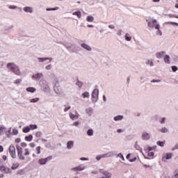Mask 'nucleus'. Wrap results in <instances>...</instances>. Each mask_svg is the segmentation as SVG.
<instances>
[{"mask_svg":"<svg viewBox=\"0 0 178 178\" xmlns=\"http://www.w3.org/2000/svg\"><path fill=\"white\" fill-rule=\"evenodd\" d=\"M7 67L8 69H9V70H10V72L14 73V74H16L17 76H20L22 73L20 72V69L15 63H8Z\"/></svg>","mask_w":178,"mask_h":178,"instance_id":"1","label":"nucleus"},{"mask_svg":"<svg viewBox=\"0 0 178 178\" xmlns=\"http://www.w3.org/2000/svg\"><path fill=\"white\" fill-rule=\"evenodd\" d=\"M39 84L42 91H44V92L49 91V86L48 85V82H47V81L42 79L40 81Z\"/></svg>","mask_w":178,"mask_h":178,"instance_id":"2","label":"nucleus"},{"mask_svg":"<svg viewBox=\"0 0 178 178\" xmlns=\"http://www.w3.org/2000/svg\"><path fill=\"white\" fill-rule=\"evenodd\" d=\"M16 149L17 151L18 158L21 161H24V159H26V157H24V156H23V149L20 146H19V145H16Z\"/></svg>","mask_w":178,"mask_h":178,"instance_id":"3","label":"nucleus"},{"mask_svg":"<svg viewBox=\"0 0 178 178\" xmlns=\"http://www.w3.org/2000/svg\"><path fill=\"white\" fill-rule=\"evenodd\" d=\"M10 156L13 159H16V148L13 145H10L8 149Z\"/></svg>","mask_w":178,"mask_h":178,"instance_id":"4","label":"nucleus"},{"mask_svg":"<svg viewBox=\"0 0 178 178\" xmlns=\"http://www.w3.org/2000/svg\"><path fill=\"white\" fill-rule=\"evenodd\" d=\"M99 94V90L98 89H95L92 92V102H97L98 101V95Z\"/></svg>","mask_w":178,"mask_h":178,"instance_id":"5","label":"nucleus"},{"mask_svg":"<svg viewBox=\"0 0 178 178\" xmlns=\"http://www.w3.org/2000/svg\"><path fill=\"white\" fill-rule=\"evenodd\" d=\"M99 173L103 175V176H105L106 178H111L112 177V172H109L108 170H106L104 169H100L99 170Z\"/></svg>","mask_w":178,"mask_h":178,"instance_id":"6","label":"nucleus"},{"mask_svg":"<svg viewBox=\"0 0 178 178\" xmlns=\"http://www.w3.org/2000/svg\"><path fill=\"white\" fill-rule=\"evenodd\" d=\"M54 90L56 94H63V90L62 88L59 86V83L56 82L54 87Z\"/></svg>","mask_w":178,"mask_h":178,"instance_id":"7","label":"nucleus"},{"mask_svg":"<svg viewBox=\"0 0 178 178\" xmlns=\"http://www.w3.org/2000/svg\"><path fill=\"white\" fill-rule=\"evenodd\" d=\"M173 156V154L172 153H165L163 154L162 161L167 162L168 159H172Z\"/></svg>","mask_w":178,"mask_h":178,"instance_id":"8","label":"nucleus"},{"mask_svg":"<svg viewBox=\"0 0 178 178\" xmlns=\"http://www.w3.org/2000/svg\"><path fill=\"white\" fill-rule=\"evenodd\" d=\"M148 26L151 27L152 29H154V27L156 30H159V25L156 24V19L149 22L148 23Z\"/></svg>","mask_w":178,"mask_h":178,"instance_id":"9","label":"nucleus"},{"mask_svg":"<svg viewBox=\"0 0 178 178\" xmlns=\"http://www.w3.org/2000/svg\"><path fill=\"white\" fill-rule=\"evenodd\" d=\"M0 170H1V172H3V173H10V172H12L10 170V168H9L5 165H1Z\"/></svg>","mask_w":178,"mask_h":178,"instance_id":"10","label":"nucleus"},{"mask_svg":"<svg viewBox=\"0 0 178 178\" xmlns=\"http://www.w3.org/2000/svg\"><path fill=\"white\" fill-rule=\"evenodd\" d=\"M85 169H86V167L83 165H81L77 167L72 168L71 170H74V172H79V171L84 170Z\"/></svg>","mask_w":178,"mask_h":178,"instance_id":"11","label":"nucleus"},{"mask_svg":"<svg viewBox=\"0 0 178 178\" xmlns=\"http://www.w3.org/2000/svg\"><path fill=\"white\" fill-rule=\"evenodd\" d=\"M151 138V136L147 132H143L142 134V140H144L145 141H148Z\"/></svg>","mask_w":178,"mask_h":178,"instance_id":"12","label":"nucleus"},{"mask_svg":"<svg viewBox=\"0 0 178 178\" xmlns=\"http://www.w3.org/2000/svg\"><path fill=\"white\" fill-rule=\"evenodd\" d=\"M44 77V75L42 73H38L35 74L32 76V79L33 80H40V79H42Z\"/></svg>","mask_w":178,"mask_h":178,"instance_id":"13","label":"nucleus"},{"mask_svg":"<svg viewBox=\"0 0 178 178\" xmlns=\"http://www.w3.org/2000/svg\"><path fill=\"white\" fill-rule=\"evenodd\" d=\"M111 156H115V152H109L106 154H102V158H111Z\"/></svg>","mask_w":178,"mask_h":178,"instance_id":"14","label":"nucleus"},{"mask_svg":"<svg viewBox=\"0 0 178 178\" xmlns=\"http://www.w3.org/2000/svg\"><path fill=\"white\" fill-rule=\"evenodd\" d=\"M165 54H166L165 51L157 52L156 54V56L157 59H162V58H163V56H165Z\"/></svg>","mask_w":178,"mask_h":178,"instance_id":"15","label":"nucleus"},{"mask_svg":"<svg viewBox=\"0 0 178 178\" xmlns=\"http://www.w3.org/2000/svg\"><path fill=\"white\" fill-rule=\"evenodd\" d=\"M163 60H164L165 63H166L167 65H170V56H169V55H165V56L163 58Z\"/></svg>","mask_w":178,"mask_h":178,"instance_id":"16","label":"nucleus"},{"mask_svg":"<svg viewBox=\"0 0 178 178\" xmlns=\"http://www.w3.org/2000/svg\"><path fill=\"white\" fill-rule=\"evenodd\" d=\"M74 144V142L73 140H70L67 143V149H72L73 148V145Z\"/></svg>","mask_w":178,"mask_h":178,"instance_id":"17","label":"nucleus"},{"mask_svg":"<svg viewBox=\"0 0 178 178\" xmlns=\"http://www.w3.org/2000/svg\"><path fill=\"white\" fill-rule=\"evenodd\" d=\"M156 148V146H153V147H149V146H146L145 147V151L146 152H149V151H152Z\"/></svg>","mask_w":178,"mask_h":178,"instance_id":"18","label":"nucleus"},{"mask_svg":"<svg viewBox=\"0 0 178 178\" xmlns=\"http://www.w3.org/2000/svg\"><path fill=\"white\" fill-rule=\"evenodd\" d=\"M6 133V127L0 126V136Z\"/></svg>","mask_w":178,"mask_h":178,"instance_id":"19","label":"nucleus"},{"mask_svg":"<svg viewBox=\"0 0 178 178\" xmlns=\"http://www.w3.org/2000/svg\"><path fill=\"white\" fill-rule=\"evenodd\" d=\"M70 119H72V120H77V119H79V115H74L73 113H70Z\"/></svg>","mask_w":178,"mask_h":178,"instance_id":"20","label":"nucleus"},{"mask_svg":"<svg viewBox=\"0 0 178 178\" xmlns=\"http://www.w3.org/2000/svg\"><path fill=\"white\" fill-rule=\"evenodd\" d=\"M35 88H33V87H29L26 89V90L28 92H35Z\"/></svg>","mask_w":178,"mask_h":178,"instance_id":"21","label":"nucleus"},{"mask_svg":"<svg viewBox=\"0 0 178 178\" xmlns=\"http://www.w3.org/2000/svg\"><path fill=\"white\" fill-rule=\"evenodd\" d=\"M146 65H149V66L152 67L154 66V61L152 59H148L145 62Z\"/></svg>","mask_w":178,"mask_h":178,"instance_id":"22","label":"nucleus"},{"mask_svg":"<svg viewBox=\"0 0 178 178\" xmlns=\"http://www.w3.org/2000/svg\"><path fill=\"white\" fill-rule=\"evenodd\" d=\"M72 15H74V16H77V17H79V19H80V17H81V12H80V11H76V12L73 13Z\"/></svg>","mask_w":178,"mask_h":178,"instance_id":"23","label":"nucleus"},{"mask_svg":"<svg viewBox=\"0 0 178 178\" xmlns=\"http://www.w3.org/2000/svg\"><path fill=\"white\" fill-rule=\"evenodd\" d=\"M86 112L88 116H91V113H92V108H88L86 110Z\"/></svg>","mask_w":178,"mask_h":178,"instance_id":"24","label":"nucleus"},{"mask_svg":"<svg viewBox=\"0 0 178 178\" xmlns=\"http://www.w3.org/2000/svg\"><path fill=\"white\" fill-rule=\"evenodd\" d=\"M24 12H28L29 13H31V12H33V9L30 7L24 8Z\"/></svg>","mask_w":178,"mask_h":178,"instance_id":"25","label":"nucleus"},{"mask_svg":"<svg viewBox=\"0 0 178 178\" xmlns=\"http://www.w3.org/2000/svg\"><path fill=\"white\" fill-rule=\"evenodd\" d=\"M159 131L161 133H168V131H169V129H168V128L166 127H163L161 129H159Z\"/></svg>","mask_w":178,"mask_h":178,"instance_id":"26","label":"nucleus"},{"mask_svg":"<svg viewBox=\"0 0 178 178\" xmlns=\"http://www.w3.org/2000/svg\"><path fill=\"white\" fill-rule=\"evenodd\" d=\"M84 49H86V51H92V48L90 47V45H83L82 46Z\"/></svg>","mask_w":178,"mask_h":178,"instance_id":"27","label":"nucleus"},{"mask_svg":"<svg viewBox=\"0 0 178 178\" xmlns=\"http://www.w3.org/2000/svg\"><path fill=\"white\" fill-rule=\"evenodd\" d=\"M83 98H90V93L88 92H85L82 94Z\"/></svg>","mask_w":178,"mask_h":178,"instance_id":"28","label":"nucleus"},{"mask_svg":"<svg viewBox=\"0 0 178 178\" xmlns=\"http://www.w3.org/2000/svg\"><path fill=\"white\" fill-rule=\"evenodd\" d=\"M87 22H94V17L92 16H88L86 18Z\"/></svg>","mask_w":178,"mask_h":178,"instance_id":"29","label":"nucleus"},{"mask_svg":"<svg viewBox=\"0 0 178 178\" xmlns=\"http://www.w3.org/2000/svg\"><path fill=\"white\" fill-rule=\"evenodd\" d=\"M124 37L127 41H131V37L130 36V35H129V33H126Z\"/></svg>","mask_w":178,"mask_h":178,"instance_id":"30","label":"nucleus"},{"mask_svg":"<svg viewBox=\"0 0 178 178\" xmlns=\"http://www.w3.org/2000/svg\"><path fill=\"white\" fill-rule=\"evenodd\" d=\"M30 130H31V129L30 128V127H24L23 129V132L24 133H29L30 131Z\"/></svg>","mask_w":178,"mask_h":178,"instance_id":"31","label":"nucleus"},{"mask_svg":"<svg viewBox=\"0 0 178 178\" xmlns=\"http://www.w3.org/2000/svg\"><path fill=\"white\" fill-rule=\"evenodd\" d=\"M38 162L40 165H45V163H47V161H45V159H40Z\"/></svg>","mask_w":178,"mask_h":178,"instance_id":"32","label":"nucleus"},{"mask_svg":"<svg viewBox=\"0 0 178 178\" xmlns=\"http://www.w3.org/2000/svg\"><path fill=\"white\" fill-rule=\"evenodd\" d=\"M26 141H31L33 140V135H29L25 137Z\"/></svg>","mask_w":178,"mask_h":178,"instance_id":"33","label":"nucleus"},{"mask_svg":"<svg viewBox=\"0 0 178 178\" xmlns=\"http://www.w3.org/2000/svg\"><path fill=\"white\" fill-rule=\"evenodd\" d=\"M87 134L88 136H94V131L92 129H89L87 131Z\"/></svg>","mask_w":178,"mask_h":178,"instance_id":"34","label":"nucleus"},{"mask_svg":"<svg viewBox=\"0 0 178 178\" xmlns=\"http://www.w3.org/2000/svg\"><path fill=\"white\" fill-rule=\"evenodd\" d=\"M17 168H19V163H13L11 169H13V170H15V169H17Z\"/></svg>","mask_w":178,"mask_h":178,"instance_id":"35","label":"nucleus"},{"mask_svg":"<svg viewBox=\"0 0 178 178\" xmlns=\"http://www.w3.org/2000/svg\"><path fill=\"white\" fill-rule=\"evenodd\" d=\"M123 119L122 115H117L114 118V120L118 121V120H122Z\"/></svg>","mask_w":178,"mask_h":178,"instance_id":"36","label":"nucleus"},{"mask_svg":"<svg viewBox=\"0 0 178 178\" xmlns=\"http://www.w3.org/2000/svg\"><path fill=\"white\" fill-rule=\"evenodd\" d=\"M23 80L22 79H18L14 81V84H20Z\"/></svg>","mask_w":178,"mask_h":178,"instance_id":"37","label":"nucleus"},{"mask_svg":"<svg viewBox=\"0 0 178 178\" xmlns=\"http://www.w3.org/2000/svg\"><path fill=\"white\" fill-rule=\"evenodd\" d=\"M24 152H25V153H24L25 156H27L30 155V150L29 149H27V148L25 149Z\"/></svg>","mask_w":178,"mask_h":178,"instance_id":"38","label":"nucleus"},{"mask_svg":"<svg viewBox=\"0 0 178 178\" xmlns=\"http://www.w3.org/2000/svg\"><path fill=\"white\" fill-rule=\"evenodd\" d=\"M38 101H40V98H38V97L31 99V102H32V103L38 102Z\"/></svg>","mask_w":178,"mask_h":178,"instance_id":"39","label":"nucleus"},{"mask_svg":"<svg viewBox=\"0 0 178 178\" xmlns=\"http://www.w3.org/2000/svg\"><path fill=\"white\" fill-rule=\"evenodd\" d=\"M76 86H78V87H79V88H81V87H83V83L80 81H78L76 83Z\"/></svg>","mask_w":178,"mask_h":178,"instance_id":"40","label":"nucleus"},{"mask_svg":"<svg viewBox=\"0 0 178 178\" xmlns=\"http://www.w3.org/2000/svg\"><path fill=\"white\" fill-rule=\"evenodd\" d=\"M30 127H31V130H35V129L38 128V127L36 124H31Z\"/></svg>","mask_w":178,"mask_h":178,"instance_id":"41","label":"nucleus"},{"mask_svg":"<svg viewBox=\"0 0 178 178\" xmlns=\"http://www.w3.org/2000/svg\"><path fill=\"white\" fill-rule=\"evenodd\" d=\"M36 152L38 155H40V154H41V147L38 146L36 147Z\"/></svg>","mask_w":178,"mask_h":178,"instance_id":"42","label":"nucleus"},{"mask_svg":"<svg viewBox=\"0 0 178 178\" xmlns=\"http://www.w3.org/2000/svg\"><path fill=\"white\" fill-rule=\"evenodd\" d=\"M176 149H178V143L171 148V151H176Z\"/></svg>","mask_w":178,"mask_h":178,"instance_id":"43","label":"nucleus"},{"mask_svg":"<svg viewBox=\"0 0 178 178\" xmlns=\"http://www.w3.org/2000/svg\"><path fill=\"white\" fill-rule=\"evenodd\" d=\"M39 62H44V60H48V58H38Z\"/></svg>","mask_w":178,"mask_h":178,"instance_id":"44","label":"nucleus"},{"mask_svg":"<svg viewBox=\"0 0 178 178\" xmlns=\"http://www.w3.org/2000/svg\"><path fill=\"white\" fill-rule=\"evenodd\" d=\"M42 136V132L41 131H38L36 134H35V137H38V138H40Z\"/></svg>","mask_w":178,"mask_h":178,"instance_id":"45","label":"nucleus"},{"mask_svg":"<svg viewBox=\"0 0 178 178\" xmlns=\"http://www.w3.org/2000/svg\"><path fill=\"white\" fill-rule=\"evenodd\" d=\"M59 9V7H55L52 8H47L46 10L49 11V10H58Z\"/></svg>","mask_w":178,"mask_h":178,"instance_id":"46","label":"nucleus"},{"mask_svg":"<svg viewBox=\"0 0 178 178\" xmlns=\"http://www.w3.org/2000/svg\"><path fill=\"white\" fill-rule=\"evenodd\" d=\"M52 160V156H49L48 157H47L46 159H44V161H46V163H47L48 161Z\"/></svg>","mask_w":178,"mask_h":178,"instance_id":"47","label":"nucleus"},{"mask_svg":"<svg viewBox=\"0 0 178 178\" xmlns=\"http://www.w3.org/2000/svg\"><path fill=\"white\" fill-rule=\"evenodd\" d=\"M46 70H51L52 69V65L49 64L45 67Z\"/></svg>","mask_w":178,"mask_h":178,"instance_id":"48","label":"nucleus"},{"mask_svg":"<svg viewBox=\"0 0 178 178\" xmlns=\"http://www.w3.org/2000/svg\"><path fill=\"white\" fill-rule=\"evenodd\" d=\"M117 156L118 158H121L122 161H124V156H123V154H122V153L118 154Z\"/></svg>","mask_w":178,"mask_h":178,"instance_id":"49","label":"nucleus"},{"mask_svg":"<svg viewBox=\"0 0 178 178\" xmlns=\"http://www.w3.org/2000/svg\"><path fill=\"white\" fill-rule=\"evenodd\" d=\"M174 173H175L174 177L175 178H178V169L175 170Z\"/></svg>","mask_w":178,"mask_h":178,"instance_id":"50","label":"nucleus"},{"mask_svg":"<svg viewBox=\"0 0 178 178\" xmlns=\"http://www.w3.org/2000/svg\"><path fill=\"white\" fill-rule=\"evenodd\" d=\"M165 121H166V118H161V120H160V123L161 124H164Z\"/></svg>","mask_w":178,"mask_h":178,"instance_id":"51","label":"nucleus"},{"mask_svg":"<svg viewBox=\"0 0 178 178\" xmlns=\"http://www.w3.org/2000/svg\"><path fill=\"white\" fill-rule=\"evenodd\" d=\"M172 72H177L178 68L177 66H172Z\"/></svg>","mask_w":178,"mask_h":178,"instance_id":"52","label":"nucleus"},{"mask_svg":"<svg viewBox=\"0 0 178 178\" xmlns=\"http://www.w3.org/2000/svg\"><path fill=\"white\" fill-rule=\"evenodd\" d=\"M163 142L158 141L157 142V145H159L160 147H163Z\"/></svg>","mask_w":178,"mask_h":178,"instance_id":"53","label":"nucleus"},{"mask_svg":"<svg viewBox=\"0 0 178 178\" xmlns=\"http://www.w3.org/2000/svg\"><path fill=\"white\" fill-rule=\"evenodd\" d=\"M148 152V156H154L155 154L153 152Z\"/></svg>","mask_w":178,"mask_h":178,"instance_id":"54","label":"nucleus"},{"mask_svg":"<svg viewBox=\"0 0 178 178\" xmlns=\"http://www.w3.org/2000/svg\"><path fill=\"white\" fill-rule=\"evenodd\" d=\"M13 133L15 136H17V134H19V131H17V129H13Z\"/></svg>","mask_w":178,"mask_h":178,"instance_id":"55","label":"nucleus"},{"mask_svg":"<svg viewBox=\"0 0 178 178\" xmlns=\"http://www.w3.org/2000/svg\"><path fill=\"white\" fill-rule=\"evenodd\" d=\"M151 83H161V81L153 79V80L151 81Z\"/></svg>","mask_w":178,"mask_h":178,"instance_id":"56","label":"nucleus"},{"mask_svg":"<svg viewBox=\"0 0 178 178\" xmlns=\"http://www.w3.org/2000/svg\"><path fill=\"white\" fill-rule=\"evenodd\" d=\"M102 158V155H99L96 157L97 161H101V159Z\"/></svg>","mask_w":178,"mask_h":178,"instance_id":"57","label":"nucleus"},{"mask_svg":"<svg viewBox=\"0 0 178 178\" xmlns=\"http://www.w3.org/2000/svg\"><path fill=\"white\" fill-rule=\"evenodd\" d=\"M20 141H21L20 138H17L15 139V143H17V144H19V143H20Z\"/></svg>","mask_w":178,"mask_h":178,"instance_id":"58","label":"nucleus"},{"mask_svg":"<svg viewBox=\"0 0 178 178\" xmlns=\"http://www.w3.org/2000/svg\"><path fill=\"white\" fill-rule=\"evenodd\" d=\"M81 161H90V159L88 158L82 157L81 158Z\"/></svg>","mask_w":178,"mask_h":178,"instance_id":"59","label":"nucleus"},{"mask_svg":"<svg viewBox=\"0 0 178 178\" xmlns=\"http://www.w3.org/2000/svg\"><path fill=\"white\" fill-rule=\"evenodd\" d=\"M70 106H68V107H66L65 109H64V112H67V111H69V109H70Z\"/></svg>","mask_w":178,"mask_h":178,"instance_id":"60","label":"nucleus"},{"mask_svg":"<svg viewBox=\"0 0 178 178\" xmlns=\"http://www.w3.org/2000/svg\"><path fill=\"white\" fill-rule=\"evenodd\" d=\"M21 147H27V143H21Z\"/></svg>","mask_w":178,"mask_h":178,"instance_id":"61","label":"nucleus"},{"mask_svg":"<svg viewBox=\"0 0 178 178\" xmlns=\"http://www.w3.org/2000/svg\"><path fill=\"white\" fill-rule=\"evenodd\" d=\"M29 145H30V147H31V148H34V147H35V144L33 143H31L30 144H29Z\"/></svg>","mask_w":178,"mask_h":178,"instance_id":"62","label":"nucleus"},{"mask_svg":"<svg viewBox=\"0 0 178 178\" xmlns=\"http://www.w3.org/2000/svg\"><path fill=\"white\" fill-rule=\"evenodd\" d=\"M135 148H136V149H140V146H138V145L136 144Z\"/></svg>","mask_w":178,"mask_h":178,"instance_id":"63","label":"nucleus"},{"mask_svg":"<svg viewBox=\"0 0 178 178\" xmlns=\"http://www.w3.org/2000/svg\"><path fill=\"white\" fill-rule=\"evenodd\" d=\"M79 122H74V126L77 127V126H79Z\"/></svg>","mask_w":178,"mask_h":178,"instance_id":"64","label":"nucleus"}]
</instances>
